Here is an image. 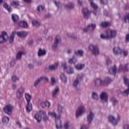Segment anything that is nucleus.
I'll use <instances>...</instances> for the list:
<instances>
[{
    "instance_id": "nucleus-1",
    "label": "nucleus",
    "mask_w": 129,
    "mask_h": 129,
    "mask_svg": "<svg viewBox=\"0 0 129 129\" xmlns=\"http://www.w3.org/2000/svg\"><path fill=\"white\" fill-rule=\"evenodd\" d=\"M26 100L27 102V104L26 106L27 112H30L31 110L33 109V106L32 103H31V99H32V96L30 94L26 93L25 95Z\"/></svg>"
},
{
    "instance_id": "nucleus-2",
    "label": "nucleus",
    "mask_w": 129,
    "mask_h": 129,
    "mask_svg": "<svg viewBox=\"0 0 129 129\" xmlns=\"http://www.w3.org/2000/svg\"><path fill=\"white\" fill-rule=\"evenodd\" d=\"M59 42H61V36L57 35L56 36L52 46V49L54 52H57L59 50V47H58Z\"/></svg>"
},
{
    "instance_id": "nucleus-3",
    "label": "nucleus",
    "mask_w": 129,
    "mask_h": 129,
    "mask_svg": "<svg viewBox=\"0 0 129 129\" xmlns=\"http://www.w3.org/2000/svg\"><path fill=\"white\" fill-rule=\"evenodd\" d=\"M14 110V106L11 104H8L6 105L3 108V111L6 114H8V115H11Z\"/></svg>"
},
{
    "instance_id": "nucleus-4",
    "label": "nucleus",
    "mask_w": 129,
    "mask_h": 129,
    "mask_svg": "<svg viewBox=\"0 0 129 129\" xmlns=\"http://www.w3.org/2000/svg\"><path fill=\"white\" fill-rule=\"evenodd\" d=\"M106 33L108 34L109 39H114V38L116 37V35H117V32L115 30L111 29H108Z\"/></svg>"
},
{
    "instance_id": "nucleus-5",
    "label": "nucleus",
    "mask_w": 129,
    "mask_h": 129,
    "mask_svg": "<svg viewBox=\"0 0 129 129\" xmlns=\"http://www.w3.org/2000/svg\"><path fill=\"white\" fill-rule=\"evenodd\" d=\"M89 50L91 51L95 56H98L99 54V48H98L97 46L90 45L89 46Z\"/></svg>"
},
{
    "instance_id": "nucleus-6",
    "label": "nucleus",
    "mask_w": 129,
    "mask_h": 129,
    "mask_svg": "<svg viewBox=\"0 0 129 129\" xmlns=\"http://www.w3.org/2000/svg\"><path fill=\"white\" fill-rule=\"evenodd\" d=\"M100 99L101 102L103 103L107 102V100L108 99V95L107 94V93L105 92H102L100 95Z\"/></svg>"
},
{
    "instance_id": "nucleus-7",
    "label": "nucleus",
    "mask_w": 129,
    "mask_h": 129,
    "mask_svg": "<svg viewBox=\"0 0 129 129\" xmlns=\"http://www.w3.org/2000/svg\"><path fill=\"white\" fill-rule=\"evenodd\" d=\"M61 116L58 115L57 118L55 119V126L56 129H61L62 128V121H61V119H60Z\"/></svg>"
},
{
    "instance_id": "nucleus-8",
    "label": "nucleus",
    "mask_w": 129,
    "mask_h": 129,
    "mask_svg": "<svg viewBox=\"0 0 129 129\" xmlns=\"http://www.w3.org/2000/svg\"><path fill=\"white\" fill-rule=\"evenodd\" d=\"M0 35V43H3V42H6L8 40L9 36H8V33L5 31H3Z\"/></svg>"
},
{
    "instance_id": "nucleus-9",
    "label": "nucleus",
    "mask_w": 129,
    "mask_h": 129,
    "mask_svg": "<svg viewBox=\"0 0 129 129\" xmlns=\"http://www.w3.org/2000/svg\"><path fill=\"white\" fill-rule=\"evenodd\" d=\"M93 118H94V113L90 111L89 115H88L87 117V120L89 124H90V123L92 122L93 120Z\"/></svg>"
},
{
    "instance_id": "nucleus-10",
    "label": "nucleus",
    "mask_w": 129,
    "mask_h": 129,
    "mask_svg": "<svg viewBox=\"0 0 129 129\" xmlns=\"http://www.w3.org/2000/svg\"><path fill=\"white\" fill-rule=\"evenodd\" d=\"M85 111V108L84 106H80L78 108V109L76 111V116L77 117H79V116H80L83 113H84V112Z\"/></svg>"
},
{
    "instance_id": "nucleus-11",
    "label": "nucleus",
    "mask_w": 129,
    "mask_h": 129,
    "mask_svg": "<svg viewBox=\"0 0 129 129\" xmlns=\"http://www.w3.org/2000/svg\"><path fill=\"white\" fill-rule=\"evenodd\" d=\"M90 6L94 10V11L92 12V13L94 16H96V15H97V9H98V6H97V5L94 3V2H91Z\"/></svg>"
},
{
    "instance_id": "nucleus-12",
    "label": "nucleus",
    "mask_w": 129,
    "mask_h": 129,
    "mask_svg": "<svg viewBox=\"0 0 129 129\" xmlns=\"http://www.w3.org/2000/svg\"><path fill=\"white\" fill-rule=\"evenodd\" d=\"M24 88L23 87H20V88L16 92V97L20 99L21 97H22V95H23V93H24Z\"/></svg>"
},
{
    "instance_id": "nucleus-13",
    "label": "nucleus",
    "mask_w": 129,
    "mask_h": 129,
    "mask_svg": "<svg viewBox=\"0 0 129 129\" xmlns=\"http://www.w3.org/2000/svg\"><path fill=\"white\" fill-rule=\"evenodd\" d=\"M47 52L45 49H42V48H39L38 49V51L37 52V55L38 57H43V56L46 55Z\"/></svg>"
},
{
    "instance_id": "nucleus-14",
    "label": "nucleus",
    "mask_w": 129,
    "mask_h": 129,
    "mask_svg": "<svg viewBox=\"0 0 129 129\" xmlns=\"http://www.w3.org/2000/svg\"><path fill=\"white\" fill-rule=\"evenodd\" d=\"M83 13L85 19L87 20L89 18V15H90V12L88 10V9L85 8L83 9Z\"/></svg>"
},
{
    "instance_id": "nucleus-15",
    "label": "nucleus",
    "mask_w": 129,
    "mask_h": 129,
    "mask_svg": "<svg viewBox=\"0 0 129 129\" xmlns=\"http://www.w3.org/2000/svg\"><path fill=\"white\" fill-rule=\"evenodd\" d=\"M108 120L113 125H116L117 124V119H115L113 116H109L108 117Z\"/></svg>"
},
{
    "instance_id": "nucleus-16",
    "label": "nucleus",
    "mask_w": 129,
    "mask_h": 129,
    "mask_svg": "<svg viewBox=\"0 0 129 129\" xmlns=\"http://www.w3.org/2000/svg\"><path fill=\"white\" fill-rule=\"evenodd\" d=\"M18 26L23 28V29H28L29 25L26 21H20L18 22Z\"/></svg>"
},
{
    "instance_id": "nucleus-17",
    "label": "nucleus",
    "mask_w": 129,
    "mask_h": 129,
    "mask_svg": "<svg viewBox=\"0 0 129 129\" xmlns=\"http://www.w3.org/2000/svg\"><path fill=\"white\" fill-rule=\"evenodd\" d=\"M75 7V5L73 2H69L64 5V8L68 10H73Z\"/></svg>"
},
{
    "instance_id": "nucleus-18",
    "label": "nucleus",
    "mask_w": 129,
    "mask_h": 129,
    "mask_svg": "<svg viewBox=\"0 0 129 129\" xmlns=\"http://www.w3.org/2000/svg\"><path fill=\"white\" fill-rule=\"evenodd\" d=\"M95 84L96 86H98V87L104 86L103 81L100 79H97L96 80Z\"/></svg>"
},
{
    "instance_id": "nucleus-19",
    "label": "nucleus",
    "mask_w": 129,
    "mask_h": 129,
    "mask_svg": "<svg viewBox=\"0 0 129 129\" xmlns=\"http://www.w3.org/2000/svg\"><path fill=\"white\" fill-rule=\"evenodd\" d=\"M109 73L115 76V75L116 74V66L114 65L113 67L110 68L109 70Z\"/></svg>"
},
{
    "instance_id": "nucleus-20",
    "label": "nucleus",
    "mask_w": 129,
    "mask_h": 129,
    "mask_svg": "<svg viewBox=\"0 0 129 129\" xmlns=\"http://www.w3.org/2000/svg\"><path fill=\"white\" fill-rule=\"evenodd\" d=\"M17 35L20 38H24L25 37H27L28 32L26 31H19L17 32Z\"/></svg>"
},
{
    "instance_id": "nucleus-21",
    "label": "nucleus",
    "mask_w": 129,
    "mask_h": 129,
    "mask_svg": "<svg viewBox=\"0 0 129 129\" xmlns=\"http://www.w3.org/2000/svg\"><path fill=\"white\" fill-rule=\"evenodd\" d=\"M64 110V107L62 106L60 104H57V112L58 115H61L62 113H63V111Z\"/></svg>"
},
{
    "instance_id": "nucleus-22",
    "label": "nucleus",
    "mask_w": 129,
    "mask_h": 129,
    "mask_svg": "<svg viewBox=\"0 0 129 129\" xmlns=\"http://www.w3.org/2000/svg\"><path fill=\"white\" fill-rule=\"evenodd\" d=\"M59 91V88L56 87L52 90V97L53 98H57L58 97V93Z\"/></svg>"
},
{
    "instance_id": "nucleus-23",
    "label": "nucleus",
    "mask_w": 129,
    "mask_h": 129,
    "mask_svg": "<svg viewBox=\"0 0 129 129\" xmlns=\"http://www.w3.org/2000/svg\"><path fill=\"white\" fill-rule=\"evenodd\" d=\"M113 51V53L115 54V55H120V54L122 53L121 49L118 47H114Z\"/></svg>"
},
{
    "instance_id": "nucleus-24",
    "label": "nucleus",
    "mask_w": 129,
    "mask_h": 129,
    "mask_svg": "<svg viewBox=\"0 0 129 129\" xmlns=\"http://www.w3.org/2000/svg\"><path fill=\"white\" fill-rule=\"evenodd\" d=\"M15 35H16V31H13L11 35H10V38L9 39V44H13V43H14Z\"/></svg>"
},
{
    "instance_id": "nucleus-25",
    "label": "nucleus",
    "mask_w": 129,
    "mask_h": 129,
    "mask_svg": "<svg viewBox=\"0 0 129 129\" xmlns=\"http://www.w3.org/2000/svg\"><path fill=\"white\" fill-rule=\"evenodd\" d=\"M59 66V63L56 62L54 64L50 65L49 66V70H51V71H54L56 70L58 68V66Z\"/></svg>"
},
{
    "instance_id": "nucleus-26",
    "label": "nucleus",
    "mask_w": 129,
    "mask_h": 129,
    "mask_svg": "<svg viewBox=\"0 0 129 129\" xmlns=\"http://www.w3.org/2000/svg\"><path fill=\"white\" fill-rule=\"evenodd\" d=\"M75 66H76V69H77V70L80 71V70H83V69L85 68V64L80 63V64H78Z\"/></svg>"
},
{
    "instance_id": "nucleus-27",
    "label": "nucleus",
    "mask_w": 129,
    "mask_h": 129,
    "mask_svg": "<svg viewBox=\"0 0 129 129\" xmlns=\"http://www.w3.org/2000/svg\"><path fill=\"white\" fill-rule=\"evenodd\" d=\"M88 29L89 31H94L96 29V24H90L88 25Z\"/></svg>"
},
{
    "instance_id": "nucleus-28",
    "label": "nucleus",
    "mask_w": 129,
    "mask_h": 129,
    "mask_svg": "<svg viewBox=\"0 0 129 129\" xmlns=\"http://www.w3.org/2000/svg\"><path fill=\"white\" fill-rule=\"evenodd\" d=\"M40 114L43 116L44 121H47L48 118V116L46 115V111H40Z\"/></svg>"
},
{
    "instance_id": "nucleus-29",
    "label": "nucleus",
    "mask_w": 129,
    "mask_h": 129,
    "mask_svg": "<svg viewBox=\"0 0 129 129\" xmlns=\"http://www.w3.org/2000/svg\"><path fill=\"white\" fill-rule=\"evenodd\" d=\"M110 82H111V80L110 79V78H109L108 77H106L104 79V80L103 81V83L104 84V86H105V85H108V84H109V83H110Z\"/></svg>"
},
{
    "instance_id": "nucleus-30",
    "label": "nucleus",
    "mask_w": 129,
    "mask_h": 129,
    "mask_svg": "<svg viewBox=\"0 0 129 129\" xmlns=\"http://www.w3.org/2000/svg\"><path fill=\"white\" fill-rule=\"evenodd\" d=\"M4 7L8 11L9 13H11L12 11H13V9L11 8V6H9L7 3L4 4Z\"/></svg>"
},
{
    "instance_id": "nucleus-31",
    "label": "nucleus",
    "mask_w": 129,
    "mask_h": 129,
    "mask_svg": "<svg viewBox=\"0 0 129 129\" xmlns=\"http://www.w3.org/2000/svg\"><path fill=\"white\" fill-rule=\"evenodd\" d=\"M23 54H24V52L22 51H19L17 52L16 56V60H20V59L22 58V55H23Z\"/></svg>"
},
{
    "instance_id": "nucleus-32",
    "label": "nucleus",
    "mask_w": 129,
    "mask_h": 129,
    "mask_svg": "<svg viewBox=\"0 0 129 129\" xmlns=\"http://www.w3.org/2000/svg\"><path fill=\"white\" fill-rule=\"evenodd\" d=\"M12 19L14 23H17V22H18V20H19V16L16 14H12Z\"/></svg>"
},
{
    "instance_id": "nucleus-33",
    "label": "nucleus",
    "mask_w": 129,
    "mask_h": 129,
    "mask_svg": "<svg viewBox=\"0 0 129 129\" xmlns=\"http://www.w3.org/2000/svg\"><path fill=\"white\" fill-rule=\"evenodd\" d=\"M77 62V59L75 56H73L72 58L69 59V63L70 64H75Z\"/></svg>"
},
{
    "instance_id": "nucleus-34",
    "label": "nucleus",
    "mask_w": 129,
    "mask_h": 129,
    "mask_svg": "<svg viewBox=\"0 0 129 129\" xmlns=\"http://www.w3.org/2000/svg\"><path fill=\"white\" fill-rule=\"evenodd\" d=\"M40 105L42 108H45V107H49V101L41 102Z\"/></svg>"
},
{
    "instance_id": "nucleus-35",
    "label": "nucleus",
    "mask_w": 129,
    "mask_h": 129,
    "mask_svg": "<svg viewBox=\"0 0 129 129\" xmlns=\"http://www.w3.org/2000/svg\"><path fill=\"white\" fill-rule=\"evenodd\" d=\"M60 79L63 82H67V77L65 76V74L62 73L60 74Z\"/></svg>"
},
{
    "instance_id": "nucleus-36",
    "label": "nucleus",
    "mask_w": 129,
    "mask_h": 129,
    "mask_svg": "<svg viewBox=\"0 0 129 129\" xmlns=\"http://www.w3.org/2000/svg\"><path fill=\"white\" fill-rule=\"evenodd\" d=\"M74 54L76 56H78V55H79V56H83V54H84V52L82 50H79L77 51H75Z\"/></svg>"
},
{
    "instance_id": "nucleus-37",
    "label": "nucleus",
    "mask_w": 129,
    "mask_h": 129,
    "mask_svg": "<svg viewBox=\"0 0 129 129\" xmlns=\"http://www.w3.org/2000/svg\"><path fill=\"white\" fill-rule=\"evenodd\" d=\"M92 98L95 100H98V94L97 93L94 92L92 93Z\"/></svg>"
},
{
    "instance_id": "nucleus-38",
    "label": "nucleus",
    "mask_w": 129,
    "mask_h": 129,
    "mask_svg": "<svg viewBox=\"0 0 129 129\" xmlns=\"http://www.w3.org/2000/svg\"><path fill=\"white\" fill-rule=\"evenodd\" d=\"M11 6L12 7H19V6H20V3L19 1H13L11 3Z\"/></svg>"
},
{
    "instance_id": "nucleus-39",
    "label": "nucleus",
    "mask_w": 129,
    "mask_h": 129,
    "mask_svg": "<svg viewBox=\"0 0 129 129\" xmlns=\"http://www.w3.org/2000/svg\"><path fill=\"white\" fill-rule=\"evenodd\" d=\"M123 81H124V83L127 86V87H129V79H127L126 76H124L123 77Z\"/></svg>"
},
{
    "instance_id": "nucleus-40",
    "label": "nucleus",
    "mask_w": 129,
    "mask_h": 129,
    "mask_svg": "<svg viewBox=\"0 0 129 129\" xmlns=\"http://www.w3.org/2000/svg\"><path fill=\"white\" fill-rule=\"evenodd\" d=\"M34 118L36 119L38 122H40L42 120V117H41L38 114H35Z\"/></svg>"
},
{
    "instance_id": "nucleus-41",
    "label": "nucleus",
    "mask_w": 129,
    "mask_h": 129,
    "mask_svg": "<svg viewBox=\"0 0 129 129\" xmlns=\"http://www.w3.org/2000/svg\"><path fill=\"white\" fill-rule=\"evenodd\" d=\"M54 4L56 6V7H57L58 10H59V9H62V4H61V3H60V2H57L56 1H54Z\"/></svg>"
},
{
    "instance_id": "nucleus-42",
    "label": "nucleus",
    "mask_w": 129,
    "mask_h": 129,
    "mask_svg": "<svg viewBox=\"0 0 129 129\" xmlns=\"http://www.w3.org/2000/svg\"><path fill=\"white\" fill-rule=\"evenodd\" d=\"M109 25H110V23L106 22H103L101 24V26H102V28H107Z\"/></svg>"
},
{
    "instance_id": "nucleus-43",
    "label": "nucleus",
    "mask_w": 129,
    "mask_h": 129,
    "mask_svg": "<svg viewBox=\"0 0 129 129\" xmlns=\"http://www.w3.org/2000/svg\"><path fill=\"white\" fill-rule=\"evenodd\" d=\"M111 102L113 103V105L114 106H115V105H116V104H117V103H118V101H117V100H116V99H115V98L114 97H112L111 99Z\"/></svg>"
},
{
    "instance_id": "nucleus-44",
    "label": "nucleus",
    "mask_w": 129,
    "mask_h": 129,
    "mask_svg": "<svg viewBox=\"0 0 129 129\" xmlns=\"http://www.w3.org/2000/svg\"><path fill=\"white\" fill-rule=\"evenodd\" d=\"M67 72L69 74H72V73H74V70L71 67H69L67 69Z\"/></svg>"
},
{
    "instance_id": "nucleus-45",
    "label": "nucleus",
    "mask_w": 129,
    "mask_h": 129,
    "mask_svg": "<svg viewBox=\"0 0 129 129\" xmlns=\"http://www.w3.org/2000/svg\"><path fill=\"white\" fill-rule=\"evenodd\" d=\"M100 38L104 40H108V39H109L108 34H106V35H104V34H101Z\"/></svg>"
},
{
    "instance_id": "nucleus-46",
    "label": "nucleus",
    "mask_w": 129,
    "mask_h": 129,
    "mask_svg": "<svg viewBox=\"0 0 129 129\" xmlns=\"http://www.w3.org/2000/svg\"><path fill=\"white\" fill-rule=\"evenodd\" d=\"M32 24L34 27H39V26H40V24L37 20H33L32 21Z\"/></svg>"
},
{
    "instance_id": "nucleus-47",
    "label": "nucleus",
    "mask_w": 129,
    "mask_h": 129,
    "mask_svg": "<svg viewBox=\"0 0 129 129\" xmlns=\"http://www.w3.org/2000/svg\"><path fill=\"white\" fill-rule=\"evenodd\" d=\"M80 82L79 81H78V79H76V80L74 81V82L73 83V86L75 87L76 88H77V87L78 86V85H79Z\"/></svg>"
},
{
    "instance_id": "nucleus-48",
    "label": "nucleus",
    "mask_w": 129,
    "mask_h": 129,
    "mask_svg": "<svg viewBox=\"0 0 129 129\" xmlns=\"http://www.w3.org/2000/svg\"><path fill=\"white\" fill-rule=\"evenodd\" d=\"M37 11L39 13H40V12H43L44 11V7H43L42 5H39L37 7Z\"/></svg>"
},
{
    "instance_id": "nucleus-49",
    "label": "nucleus",
    "mask_w": 129,
    "mask_h": 129,
    "mask_svg": "<svg viewBox=\"0 0 129 129\" xmlns=\"http://www.w3.org/2000/svg\"><path fill=\"white\" fill-rule=\"evenodd\" d=\"M9 120H10V118H9V117H4L2 119V121L4 123H7L9 122Z\"/></svg>"
},
{
    "instance_id": "nucleus-50",
    "label": "nucleus",
    "mask_w": 129,
    "mask_h": 129,
    "mask_svg": "<svg viewBox=\"0 0 129 129\" xmlns=\"http://www.w3.org/2000/svg\"><path fill=\"white\" fill-rule=\"evenodd\" d=\"M124 20L125 23H129V13L124 17Z\"/></svg>"
},
{
    "instance_id": "nucleus-51",
    "label": "nucleus",
    "mask_w": 129,
    "mask_h": 129,
    "mask_svg": "<svg viewBox=\"0 0 129 129\" xmlns=\"http://www.w3.org/2000/svg\"><path fill=\"white\" fill-rule=\"evenodd\" d=\"M12 80L13 82H16L17 80H19V78L16 75H13L12 77Z\"/></svg>"
},
{
    "instance_id": "nucleus-52",
    "label": "nucleus",
    "mask_w": 129,
    "mask_h": 129,
    "mask_svg": "<svg viewBox=\"0 0 129 129\" xmlns=\"http://www.w3.org/2000/svg\"><path fill=\"white\" fill-rule=\"evenodd\" d=\"M129 94V87H127V89L123 92V95L127 96Z\"/></svg>"
},
{
    "instance_id": "nucleus-53",
    "label": "nucleus",
    "mask_w": 129,
    "mask_h": 129,
    "mask_svg": "<svg viewBox=\"0 0 129 129\" xmlns=\"http://www.w3.org/2000/svg\"><path fill=\"white\" fill-rule=\"evenodd\" d=\"M70 127V125L69 124V122H66L64 123L63 126L64 129H69Z\"/></svg>"
},
{
    "instance_id": "nucleus-54",
    "label": "nucleus",
    "mask_w": 129,
    "mask_h": 129,
    "mask_svg": "<svg viewBox=\"0 0 129 129\" xmlns=\"http://www.w3.org/2000/svg\"><path fill=\"white\" fill-rule=\"evenodd\" d=\"M41 80H40V78L38 79L36 81H35L34 84V87H36L37 86L38 84L40 83V82Z\"/></svg>"
},
{
    "instance_id": "nucleus-55",
    "label": "nucleus",
    "mask_w": 129,
    "mask_h": 129,
    "mask_svg": "<svg viewBox=\"0 0 129 129\" xmlns=\"http://www.w3.org/2000/svg\"><path fill=\"white\" fill-rule=\"evenodd\" d=\"M49 115H51V116H53L55 119L57 118V114L55 112H49Z\"/></svg>"
},
{
    "instance_id": "nucleus-56",
    "label": "nucleus",
    "mask_w": 129,
    "mask_h": 129,
    "mask_svg": "<svg viewBox=\"0 0 129 129\" xmlns=\"http://www.w3.org/2000/svg\"><path fill=\"white\" fill-rule=\"evenodd\" d=\"M123 70L126 72H127V71H128V64H125L123 68Z\"/></svg>"
},
{
    "instance_id": "nucleus-57",
    "label": "nucleus",
    "mask_w": 129,
    "mask_h": 129,
    "mask_svg": "<svg viewBox=\"0 0 129 129\" xmlns=\"http://www.w3.org/2000/svg\"><path fill=\"white\" fill-rule=\"evenodd\" d=\"M108 3V0H101L100 1V4L102 5H107V4Z\"/></svg>"
},
{
    "instance_id": "nucleus-58",
    "label": "nucleus",
    "mask_w": 129,
    "mask_h": 129,
    "mask_svg": "<svg viewBox=\"0 0 129 129\" xmlns=\"http://www.w3.org/2000/svg\"><path fill=\"white\" fill-rule=\"evenodd\" d=\"M15 64H16V61L14 59H13L10 62L11 67L15 66Z\"/></svg>"
},
{
    "instance_id": "nucleus-59",
    "label": "nucleus",
    "mask_w": 129,
    "mask_h": 129,
    "mask_svg": "<svg viewBox=\"0 0 129 129\" xmlns=\"http://www.w3.org/2000/svg\"><path fill=\"white\" fill-rule=\"evenodd\" d=\"M40 80V81H42V80H44V81H48V78L46 77H41L39 78Z\"/></svg>"
},
{
    "instance_id": "nucleus-60",
    "label": "nucleus",
    "mask_w": 129,
    "mask_h": 129,
    "mask_svg": "<svg viewBox=\"0 0 129 129\" xmlns=\"http://www.w3.org/2000/svg\"><path fill=\"white\" fill-rule=\"evenodd\" d=\"M62 67H63V69L64 70H66V69H67V64L66 62H64L62 63L61 64Z\"/></svg>"
},
{
    "instance_id": "nucleus-61",
    "label": "nucleus",
    "mask_w": 129,
    "mask_h": 129,
    "mask_svg": "<svg viewBox=\"0 0 129 129\" xmlns=\"http://www.w3.org/2000/svg\"><path fill=\"white\" fill-rule=\"evenodd\" d=\"M89 31V29H88V26L87 28H83V33H87Z\"/></svg>"
},
{
    "instance_id": "nucleus-62",
    "label": "nucleus",
    "mask_w": 129,
    "mask_h": 129,
    "mask_svg": "<svg viewBox=\"0 0 129 129\" xmlns=\"http://www.w3.org/2000/svg\"><path fill=\"white\" fill-rule=\"evenodd\" d=\"M125 42L129 43V34H127L125 36Z\"/></svg>"
},
{
    "instance_id": "nucleus-63",
    "label": "nucleus",
    "mask_w": 129,
    "mask_h": 129,
    "mask_svg": "<svg viewBox=\"0 0 129 129\" xmlns=\"http://www.w3.org/2000/svg\"><path fill=\"white\" fill-rule=\"evenodd\" d=\"M122 70H123V67H122V64H120L119 66L118 72H120V71H122Z\"/></svg>"
},
{
    "instance_id": "nucleus-64",
    "label": "nucleus",
    "mask_w": 129,
    "mask_h": 129,
    "mask_svg": "<svg viewBox=\"0 0 129 129\" xmlns=\"http://www.w3.org/2000/svg\"><path fill=\"white\" fill-rule=\"evenodd\" d=\"M76 79H78V81H79L80 80H83V76L79 75L78 76Z\"/></svg>"
}]
</instances>
